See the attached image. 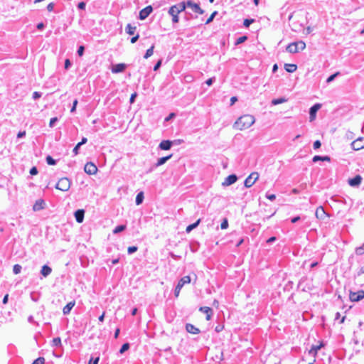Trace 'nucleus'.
<instances>
[{"mask_svg": "<svg viewBox=\"0 0 364 364\" xmlns=\"http://www.w3.org/2000/svg\"><path fill=\"white\" fill-rule=\"evenodd\" d=\"M255 122V118L252 114H244L240 117L234 124V127L239 130L250 128Z\"/></svg>", "mask_w": 364, "mask_h": 364, "instance_id": "obj_1", "label": "nucleus"}, {"mask_svg": "<svg viewBox=\"0 0 364 364\" xmlns=\"http://www.w3.org/2000/svg\"><path fill=\"white\" fill-rule=\"evenodd\" d=\"M354 260H355L358 264H360V266L356 269L355 273L354 274V277L355 278L360 277L362 274H364V261L363 259H357L355 258L354 255H351L348 258L350 268L352 267Z\"/></svg>", "mask_w": 364, "mask_h": 364, "instance_id": "obj_2", "label": "nucleus"}, {"mask_svg": "<svg viewBox=\"0 0 364 364\" xmlns=\"http://www.w3.org/2000/svg\"><path fill=\"white\" fill-rule=\"evenodd\" d=\"M70 186L71 181L67 177H63L58 181L55 187L56 189L65 192L70 189Z\"/></svg>", "mask_w": 364, "mask_h": 364, "instance_id": "obj_3", "label": "nucleus"}, {"mask_svg": "<svg viewBox=\"0 0 364 364\" xmlns=\"http://www.w3.org/2000/svg\"><path fill=\"white\" fill-rule=\"evenodd\" d=\"M191 279L189 276H184L182 277L178 282L175 290H174V295L176 297H178L179 296L181 289L186 284H189L191 282Z\"/></svg>", "mask_w": 364, "mask_h": 364, "instance_id": "obj_4", "label": "nucleus"}, {"mask_svg": "<svg viewBox=\"0 0 364 364\" xmlns=\"http://www.w3.org/2000/svg\"><path fill=\"white\" fill-rule=\"evenodd\" d=\"M259 173L257 172H252L245 180L244 182L245 186L246 188H250L254 185V183L258 180Z\"/></svg>", "mask_w": 364, "mask_h": 364, "instance_id": "obj_5", "label": "nucleus"}, {"mask_svg": "<svg viewBox=\"0 0 364 364\" xmlns=\"http://www.w3.org/2000/svg\"><path fill=\"white\" fill-rule=\"evenodd\" d=\"M349 298L351 301L358 302L364 299V291L359 290L356 292L350 291Z\"/></svg>", "mask_w": 364, "mask_h": 364, "instance_id": "obj_6", "label": "nucleus"}, {"mask_svg": "<svg viewBox=\"0 0 364 364\" xmlns=\"http://www.w3.org/2000/svg\"><path fill=\"white\" fill-rule=\"evenodd\" d=\"M351 147L355 151L364 149V137H358L351 143Z\"/></svg>", "mask_w": 364, "mask_h": 364, "instance_id": "obj_7", "label": "nucleus"}, {"mask_svg": "<svg viewBox=\"0 0 364 364\" xmlns=\"http://www.w3.org/2000/svg\"><path fill=\"white\" fill-rule=\"evenodd\" d=\"M97 167L92 162H87L84 167V171L89 175H94L97 172Z\"/></svg>", "mask_w": 364, "mask_h": 364, "instance_id": "obj_8", "label": "nucleus"}, {"mask_svg": "<svg viewBox=\"0 0 364 364\" xmlns=\"http://www.w3.org/2000/svg\"><path fill=\"white\" fill-rule=\"evenodd\" d=\"M186 5H187L186 7L190 8L195 13H198L199 14H204V10H203L200 7L199 4L194 3V2H193L191 0H188L186 2Z\"/></svg>", "mask_w": 364, "mask_h": 364, "instance_id": "obj_9", "label": "nucleus"}, {"mask_svg": "<svg viewBox=\"0 0 364 364\" xmlns=\"http://www.w3.org/2000/svg\"><path fill=\"white\" fill-rule=\"evenodd\" d=\"M321 107V105L319 103H316L311 108L309 109V120L310 122H313L315 120L316 117V113L318 111V109Z\"/></svg>", "mask_w": 364, "mask_h": 364, "instance_id": "obj_10", "label": "nucleus"}, {"mask_svg": "<svg viewBox=\"0 0 364 364\" xmlns=\"http://www.w3.org/2000/svg\"><path fill=\"white\" fill-rule=\"evenodd\" d=\"M153 8L151 6H147L139 11V18L140 20L146 19L152 12Z\"/></svg>", "mask_w": 364, "mask_h": 364, "instance_id": "obj_11", "label": "nucleus"}, {"mask_svg": "<svg viewBox=\"0 0 364 364\" xmlns=\"http://www.w3.org/2000/svg\"><path fill=\"white\" fill-rule=\"evenodd\" d=\"M237 180V176L235 174L229 175L226 177L222 183L223 186H228L235 183Z\"/></svg>", "mask_w": 364, "mask_h": 364, "instance_id": "obj_12", "label": "nucleus"}, {"mask_svg": "<svg viewBox=\"0 0 364 364\" xmlns=\"http://www.w3.org/2000/svg\"><path fill=\"white\" fill-rule=\"evenodd\" d=\"M362 177L356 175L355 177L348 179V184L352 187H358L362 182Z\"/></svg>", "mask_w": 364, "mask_h": 364, "instance_id": "obj_13", "label": "nucleus"}, {"mask_svg": "<svg viewBox=\"0 0 364 364\" xmlns=\"http://www.w3.org/2000/svg\"><path fill=\"white\" fill-rule=\"evenodd\" d=\"M76 221L81 223L84 220L85 210L83 209L77 210L74 213Z\"/></svg>", "mask_w": 364, "mask_h": 364, "instance_id": "obj_14", "label": "nucleus"}, {"mask_svg": "<svg viewBox=\"0 0 364 364\" xmlns=\"http://www.w3.org/2000/svg\"><path fill=\"white\" fill-rule=\"evenodd\" d=\"M127 68V65L124 63H118L112 66V72L113 73H119L123 72Z\"/></svg>", "mask_w": 364, "mask_h": 364, "instance_id": "obj_15", "label": "nucleus"}, {"mask_svg": "<svg viewBox=\"0 0 364 364\" xmlns=\"http://www.w3.org/2000/svg\"><path fill=\"white\" fill-rule=\"evenodd\" d=\"M173 142L170 140H163L159 145V148L161 150H169Z\"/></svg>", "mask_w": 364, "mask_h": 364, "instance_id": "obj_16", "label": "nucleus"}, {"mask_svg": "<svg viewBox=\"0 0 364 364\" xmlns=\"http://www.w3.org/2000/svg\"><path fill=\"white\" fill-rule=\"evenodd\" d=\"M45 201L43 199H38L35 202L33 206V210L34 211H39L43 210L45 208Z\"/></svg>", "mask_w": 364, "mask_h": 364, "instance_id": "obj_17", "label": "nucleus"}, {"mask_svg": "<svg viewBox=\"0 0 364 364\" xmlns=\"http://www.w3.org/2000/svg\"><path fill=\"white\" fill-rule=\"evenodd\" d=\"M199 311L206 314V320L210 321L213 315V310L208 306L200 307Z\"/></svg>", "mask_w": 364, "mask_h": 364, "instance_id": "obj_18", "label": "nucleus"}, {"mask_svg": "<svg viewBox=\"0 0 364 364\" xmlns=\"http://www.w3.org/2000/svg\"><path fill=\"white\" fill-rule=\"evenodd\" d=\"M186 329L188 333L192 334H198L200 332L199 328L191 323H187L186 325Z\"/></svg>", "mask_w": 364, "mask_h": 364, "instance_id": "obj_19", "label": "nucleus"}, {"mask_svg": "<svg viewBox=\"0 0 364 364\" xmlns=\"http://www.w3.org/2000/svg\"><path fill=\"white\" fill-rule=\"evenodd\" d=\"M323 346V345L322 343H321L319 345H313L311 349L309 350V354L311 355L314 358H315L318 353V350H320Z\"/></svg>", "mask_w": 364, "mask_h": 364, "instance_id": "obj_20", "label": "nucleus"}, {"mask_svg": "<svg viewBox=\"0 0 364 364\" xmlns=\"http://www.w3.org/2000/svg\"><path fill=\"white\" fill-rule=\"evenodd\" d=\"M75 304V302L74 301H70L66 304V306H64L63 309V313L64 315H68L70 314L72 309L74 307Z\"/></svg>", "mask_w": 364, "mask_h": 364, "instance_id": "obj_21", "label": "nucleus"}, {"mask_svg": "<svg viewBox=\"0 0 364 364\" xmlns=\"http://www.w3.org/2000/svg\"><path fill=\"white\" fill-rule=\"evenodd\" d=\"M286 50L287 52L290 53H296L299 52V50L295 42L289 43L287 46Z\"/></svg>", "mask_w": 364, "mask_h": 364, "instance_id": "obj_22", "label": "nucleus"}, {"mask_svg": "<svg viewBox=\"0 0 364 364\" xmlns=\"http://www.w3.org/2000/svg\"><path fill=\"white\" fill-rule=\"evenodd\" d=\"M316 217L318 219H324L326 216V212L323 207H318L315 213Z\"/></svg>", "mask_w": 364, "mask_h": 364, "instance_id": "obj_23", "label": "nucleus"}, {"mask_svg": "<svg viewBox=\"0 0 364 364\" xmlns=\"http://www.w3.org/2000/svg\"><path fill=\"white\" fill-rule=\"evenodd\" d=\"M51 272H52V269L49 266L45 264L42 267V269L41 270V274L44 277H46L50 274Z\"/></svg>", "mask_w": 364, "mask_h": 364, "instance_id": "obj_24", "label": "nucleus"}, {"mask_svg": "<svg viewBox=\"0 0 364 364\" xmlns=\"http://www.w3.org/2000/svg\"><path fill=\"white\" fill-rule=\"evenodd\" d=\"M172 154H170L168 156H164V157H161V158H159L156 164V166L158 167V166H162L163 164H164L168 160H169L170 159H171L172 157Z\"/></svg>", "mask_w": 364, "mask_h": 364, "instance_id": "obj_25", "label": "nucleus"}, {"mask_svg": "<svg viewBox=\"0 0 364 364\" xmlns=\"http://www.w3.org/2000/svg\"><path fill=\"white\" fill-rule=\"evenodd\" d=\"M136 30V27L128 23L125 28V31L129 35H134Z\"/></svg>", "mask_w": 364, "mask_h": 364, "instance_id": "obj_26", "label": "nucleus"}, {"mask_svg": "<svg viewBox=\"0 0 364 364\" xmlns=\"http://www.w3.org/2000/svg\"><path fill=\"white\" fill-rule=\"evenodd\" d=\"M331 159L328 156H314L312 159L313 162H317L318 161H330Z\"/></svg>", "mask_w": 364, "mask_h": 364, "instance_id": "obj_27", "label": "nucleus"}, {"mask_svg": "<svg viewBox=\"0 0 364 364\" xmlns=\"http://www.w3.org/2000/svg\"><path fill=\"white\" fill-rule=\"evenodd\" d=\"M284 68L288 73H294L296 70L297 66L295 64H285Z\"/></svg>", "mask_w": 364, "mask_h": 364, "instance_id": "obj_28", "label": "nucleus"}, {"mask_svg": "<svg viewBox=\"0 0 364 364\" xmlns=\"http://www.w3.org/2000/svg\"><path fill=\"white\" fill-rule=\"evenodd\" d=\"M200 219H198L196 222H195L193 224H191L187 226L186 229V232H190L191 231H192L193 229L196 228L198 225L200 224Z\"/></svg>", "mask_w": 364, "mask_h": 364, "instance_id": "obj_29", "label": "nucleus"}, {"mask_svg": "<svg viewBox=\"0 0 364 364\" xmlns=\"http://www.w3.org/2000/svg\"><path fill=\"white\" fill-rule=\"evenodd\" d=\"M174 6H176L177 10H178L179 13L185 11V9H186V6H187L186 2H184V1H181Z\"/></svg>", "mask_w": 364, "mask_h": 364, "instance_id": "obj_30", "label": "nucleus"}, {"mask_svg": "<svg viewBox=\"0 0 364 364\" xmlns=\"http://www.w3.org/2000/svg\"><path fill=\"white\" fill-rule=\"evenodd\" d=\"M355 254L358 256H361L364 255V242L359 247H357L355 249Z\"/></svg>", "mask_w": 364, "mask_h": 364, "instance_id": "obj_31", "label": "nucleus"}, {"mask_svg": "<svg viewBox=\"0 0 364 364\" xmlns=\"http://www.w3.org/2000/svg\"><path fill=\"white\" fill-rule=\"evenodd\" d=\"M144 193L143 192H139L137 195H136V200H135V202H136V204L137 205H140L142 203L143 200H144Z\"/></svg>", "mask_w": 364, "mask_h": 364, "instance_id": "obj_32", "label": "nucleus"}, {"mask_svg": "<svg viewBox=\"0 0 364 364\" xmlns=\"http://www.w3.org/2000/svg\"><path fill=\"white\" fill-rule=\"evenodd\" d=\"M154 45H152L149 49L146 50V51L144 55V58L145 59H147L149 57H151L154 53Z\"/></svg>", "mask_w": 364, "mask_h": 364, "instance_id": "obj_33", "label": "nucleus"}, {"mask_svg": "<svg viewBox=\"0 0 364 364\" xmlns=\"http://www.w3.org/2000/svg\"><path fill=\"white\" fill-rule=\"evenodd\" d=\"M126 228L127 227L125 225H120L115 227L112 232L114 234H118V233L124 231L126 229Z\"/></svg>", "mask_w": 364, "mask_h": 364, "instance_id": "obj_34", "label": "nucleus"}, {"mask_svg": "<svg viewBox=\"0 0 364 364\" xmlns=\"http://www.w3.org/2000/svg\"><path fill=\"white\" fill-rule=\"evenodd\" d=\"M62 346L61 339L60 337L54 338L52 341V346L60 347Z\"/></svg>", "mask_w": 364, "mask_h": 364, "instance_id": "obj_35", "label": "nucleus"}, {"mask_svg": "<svg viewBox=\"0 0 364 364\" xmlns=\"http://www.w3.org/2000/svg\"><path fill=\"white\" fill-rule=\"evenodd\" d=\"M168 13L171 16H173V15H178V14H179L178 10H177L176 6H175L174 5L171 6L169 8Z\"/></svg>", "mask_w": 364, "mask_h": 364, "instance_id": "obj_36", "label": "nucleus"}, {"mask_svg": "<svg viewBox=\"0 0 364 364\" xmlns=\"http://www.w3.org/2000/svg\"><path fill=\"white\" fill-rule=\"evenodd\" d=\"M307 281L308 280L306 278H302L299 282V284H298L299 288H301L302 291H306V284H304V283H306Z\"/></svg>", "mask_w": 364, "mask_h": 364, "instance_id": "obj_37", "label": "nucleus"}, {"mask_svg": "<svg viewBox=\"0 0 364 364\" xmlns=\"http://www.w3.org/2000/svg\"><path fill=\"white\" fill-rule=\"evenodd\" d=\"M286 101H287V100L285 98L281 97V98H278V99H274L272 101V104L273 105H279V104L284 103Z\"/></svg>", "mask_w": 364, "mask_h": 364, "instance_id": "obj_38", "label": "nucleus"}, {"mask_svg": "<svg viewBox=\"0 0 364 364\" xmlns=\"http://www.w3.org/2000/svg\"><path fill=\"white\" fill-rule=\"evenodd\" d=\"M296 44V46H297V48L299 50H303L305 49L306 48V43L302 41H297V42H295Z\"/></svg>", "mask_w": 364, "mask_h": 364, "instance_id": "obj_39", "label": "nucleus"}, {"mask_svg": "<svg viewBox=\"0 0 364 364\" xmlns=\"http://www.w3.org/2000/svg\"><path fill=\"white\" fill-rule=\"evenodd\" d=\"M247 39V37L246 36H240V37H239V38L236 40V41H235V46H238V45H240V44H241V43H244Z\"/></svg>", "mask_w": 364, "mask_h": 364, "instance_id": "obj_40", "label": "nucleus"}, {"mask_svg": "<svg viewBox=\"0 0 364 364\" xmlns=\"http://www.w3.org/2000/svg\"><path fill=\"white\" fill-rule=\"evenodd\" d=\"M129 347H130V345H129V343H124V344L122 346V347H121V348H120V350H119V353H120V354L124 353L125 351H127V350H129Z\"/></svg>", "mask_w": 364, "mask_h": 364, "instance_id": "obj_41", "label": "nucleus"}, {"mask_svg": "<svg viewBox=\"0 0 364 364\" xmlns=\"http://www.w3.org/2000/svg\"><path fill=\"white\" fill-rule=\"evenodd\" d=\"M46 161L48 165H55L56 164V160H55L52 156H48L46 159Z\"/></svg>", "mask_w": 364, "mask_h": 364, "instance_id": "obj_42", "label": "nucleus"}, {"mask_svg": "<svg viewBox=\"0 0 364 364\" xmlns=\"http://www.w3.org/2000/svg\"><path fill=\"white\" fill-rule=\"evenodd\" d=\"M21 269H22V267H21V266L20 264H15L14 266V267H13V272H14V274H19L21 272Z\"/></svg>", "mask_w": 364, "mask_h": 364, "instance_id": "obj_43", "label": "nucleus"}, {"mask_svg": "<svg viewBox=\"0 0 364 364\" xmlns=\"http://www.w3.org/2000/svg\"><path fill=\"white\" fill-rule=\"evenodd\" d=\"M217 14H218V11H215L213 12L212 14L210 16V17L205 21V24H209L210 23H211Z\"/></svg>", "mask_w": 364, "mask_h": 364, "instance_id": "obj_44", "label": "nucleus"}, {"mask_svg": "<svg viewBox=\"0 0 364 364\" xmlns=\"http://www.w3.org/2000/svg\"><path fill=\"white\" fill-rule=\"evenodd\" d=\"M255 21L252 18H246L244 20L243 25L245 27L247 28Z\"/></svg>", "mask_w": 364, "mask_h": 364, "instance_id": "obj_45", "label": "nucleus"}, {"mask_svg": "<svg viewBox=\"0 0 364 364\" xmlns=\"http://www.w3.org/2000/svg\"><path fill=\"white\" fill-rule=\"evenodd\" d=\"M339 75H340V73H339V72H337V73H334V74H333V75H330V76L327 78V80H326V82H327V83H330V82H331L332 81H333V80H334L335 77H336V76Z\"/></svg>", "mask_w": 364, "mask_h": 364, "instance_id": "obj_46", "label": "nucleus"}, {"mask_svg": "<svg viewBox=\"0 0 364 364\" xmlns=\"http://www.w3.org/2000/svg\"><path fill=\"white\" fill-rule=\"evenodd\" d=\"M137 250H138V247L136 246H131V247H128L127 252H128V254L132 255V254L134 253L135 252H136Z\"/></svg>", "mask_w": 364, "mask_h": 364, "instance_id": "obj_47", "label": "nucleus"}, {"mask_svg": "<svg viewBox=\"0 0 364 364\" xmlns=\"http://www.w3.org/2000/svg\"><path fill=\"white\" fill-rule=\"evenodd\" d=\"M45 359L43 357H39L37 359H36L32 364H44Z\"/></svg>", "mask_w": 364, "mask_h": 364, "instance_id": "obj_48", "label": "nucleus"}, {"mask_svg": "<svg viewBox=\"0 0 364 364\" xmlns=\"http://www.w3.org/2000/svg\"><path fill=\"white\" fill-rule=\"evenodd\" d=\"M85 51V47L83 46H79L77 53L79 56H82Z\"/></svg>", "mask_w": 364, "mask_h": 364, "instance_id": "obj_49", "label": "nucleus"}, {"mask_svg": "<svg viewBox=\"0 0 364 364\" xmlns=\"http://www.w3.org/2000/svg\"><path fill=\"white\" fill-rule=\"evenodd\" d=\"M41 96H42V93L41 92L36 91V92H34L33 93L32 97H33V100H36L39 99Z\"/></svg>", "mask_w": 364, "mask_h": 364, "instance_id": "obj_50", "label": "nucleus"}, {"mask_svg": "<svg viewBox=\"0 0 364 364\" xmlns=\"http://www.w3.org/2000/svg\"><path fill=\"white\" fill-rule=\"evenodd\" d=\"M58 117H53V118H51L50 120L49 126L50 127H53L55 124V122H58Z\"/></svg>", "mask_w": 364, "mask_h": 364, "instance_id": "obj_51", "label": "nucleus"}, {"mask_svg": "<svg viewBox=\"0 0 364 364\" xmlns=\"http://www.w3.org/2000/svg\"><path fill=\"white\" fill-rule=\"evenodd\" d=\"M81 146L77 143L76 146L74 147L73 152L75 156L77 155L79 153V149Z\"/></svg>", "mask_w": 364, "mask_h": 364, "instance_id": "obj_52", "label": "nucleus"}, {"mask_svg": "<svg viewBox=\"0 0 364 364\" xmlns=\"http://www.w3.org/2000/svg\"><path fill=\"white\" fill-rule=\"evenodd\" d=\"M86 7V4L84 1H81L78 3L77 8L80 10H85Z\"/></svg>", "mask_w": 364, "mask_h": 364, "instance_id": "obj_53", "label": "nucleus"}, {"mask_svg": "<svg viewBox=\"0 0 364 364\" xmlns=\"http://www.w3.org/2000/svg\"><path fill=\"white\" fill-rule=\"evenodd\" d=\"M266 198H268L270 200H274L276 198V196L274 194H272V193H266Z\"/></svg>", "mask_w": 364, "mask_h": 364, "instance_id": "obj_54", "label": "nucleus"}, {"mask_svg": "<svg viewBox=\"0 0 364 364\" xmlns=\"http://www.w3.org/2000/svg\"><path fill=\"white\" fill-rule=\"evenodd\" d=\"M54 7H55V4L51 2L50 4H48L47 6V10L49 11V12H51L53 11L54 9Z\"/></svg>", "mask_w": 364, "mask_h": 364, "instance_id": "obj_55", "label": "nucleus"}, {"mask_svg": "<svg viewBox=\"0 0 364 364\" xmlns=\"http://www.w3.org/2000/svg\"><path fill=\"white\" fill-rule=\"evenodd\" d=\"M321 146V143L319 140L315 141L314 143V145H313L314 149H317L320 148Z\"/></svg>", "mask_w": 364, "mask_h": 364, "instance_id": "obj_56", "label": "nucleus"}, {"mask_svg": "<svg viewBox=\"0 0 364 364\" xmlns=\"http://www.w3.org/2000/svg\"><path fill=\"white\" fill-rule=\"evenodd\" d=\"M220 227H221V228H222L223 230L228 228V220H227L226 219H225V220L222 222V223H221V225H220Z\"/></svg>", "mask_w": 364, "mask_h": 364, "instance_id": "obj_57", "label": "nucleus"}, {"mask_svg": "<svg viewBox=\"0 0 364 364\" xmlns=\"http://www.w3.org/2000/svg\"><path fill=\"white\" fill-rule=\"evenodd\" d=\"M30 174L31 175H36L38 173V169L36 166H33L32 167L31 169H30V171H29Z\"/></svg>", "mask_w": 364, "mask_h": 364, "instance_id": "obj_58", "label": "nucleus"}, {"mask_svg": "<svg viewBox=\"0 0 364 364\" xmlns=\"http://www.w3.org/2000/svg\"><path fill=\"white\" fill-rule=\"evenodd\" d=\"M77 102H78L77 100H76V99L73 101V107H71L70 112L73 113L75 111Z\"/></svg>", "mask_w": 364, "mask_h": 364, "instance_id": "obj_59", "label": "nucleus"}, {"mask_svg": "<svg viewBox=\"0 0 364 364\" xmlns=\"http://www.w3.org/2000/svg\"><path fill=\"white\" fill-rule=\"evenodd\" d=\"M161 62L162 60H159L156 64L154 66V71H156L159 69V68L161 67Z\"/></svg>", "mask_w": 364, "mask_h": 364, "instance_id": "obj_60", "label": "nucleus"}, {"mask_svg": "<svg viewBox=\"0 0 364 364\" xmlns=\"http://www.w3.org/2000/svg\"><path fill=\"white\" fill-rule=\"evenodd\" d=\"M136 96H137L136 92H134L133 94L131 95V97H130V99H129V102H130L131 104L134 102Z\"/></svg>", "mask_w": 364, "mask_h": 364, "instance_id": "obj_61", "label": "nucleus"}, {"mask_svg": "<svg viewBox=\"0 0 364 364\" xmlns=\"http://www.w3.org/2000/svg\"><path fill=\"white\" fill-rule=\"evenodd\" d=\"M215 77H210L209 79H208L206 81H205V83L208 85V86H210L213 85V83L215 82Z\"/></svg>", "mask_w": 364, "mask_h": 364, "instance_id": "obj_62", "label": "nucleus"}, {"mask_svg": "<svg viewBox=\"0 0 364 364\" xmlns=\"http://www.w3.org/2000/svg\"><path fill=\"white\" fill-rule=\"evenodd\" d=\"M71 65H72V63H71V62H70V60L69 59H66L65 60V68L66 70L69 69L70 67L71 66Z\"/></svg>", "mask_w": 364, "mask_h": 364, "instance_id": "obj_63", "label": "nucleus"}, {"mask_svg": "<svg viewBox=\"0 0 364 364\" xmlns=\"http://www.w3.org/2000/svg\"><path fill=\"white\" fill-rule=\"evenodd\" d=\"M139 38V35L136 34L135 36H134L131 38L130 42L132 43H135L138 41Z\"/></svg>", "mask_w": 364, "mask_h": 364, "instance_id": "obj_64", "label": "nucleus"}]
</instances>
